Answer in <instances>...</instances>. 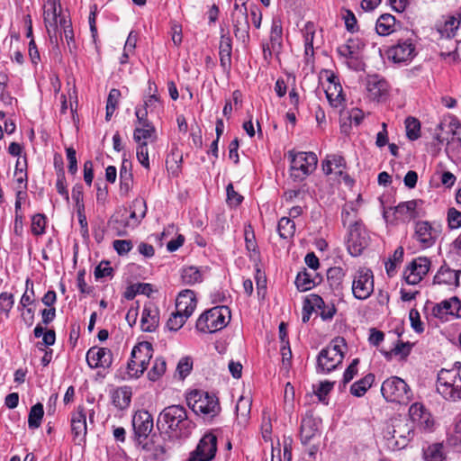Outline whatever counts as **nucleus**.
Returning a JSON list of instances; mask_svg holds the SVG:
<instances>
[{
  "label": "nucleus",
  "mask_w": 461,
  "mask_h": 461,
  "mask_svg": "<svg viewBox=\"0 0 461 461\" xmlns=\"http://www.w3.org/2000/svg\"><path fill=\"white\" fill-rule=\"evenodd\" d=\"M167 428L172 437L187 438L194 429L193 421L188 418L186 409L178 404L163 409L158 418V426Z\"/></svg>",
  "instance_id": "nucleus-1"
},
{
  "label": "nucleus",
  "mask_w": 461,
  "mask_h": 461,
  "mask_svg": "<svg viewBox=\"0 0 461 461\" xmlns=\"http://www.w3.org/2000/svg\"><path fill=\"white\" fill-rule=\"evenodd\" d=\"M347 343L344 338L336 337L317 357L316 371L318 374H329L335 370L343 361Z\"/></svg>",
  "instance_id": "nucleus-2"
},
{
  "label": "nucleus",
  "mask_w": 461,
  "mask_h": 461,
  "mask_svg": "<svg viewBox=\"0 0 461 461\" xmlns=\"http://www.w3.org/2000/svg\"><path fill=\"white\" fill-rule=\"evenodd\" d=\"M413 432V425L404 419H394L386 425L384 438L388 447L394 449L403 448L409 442Z\"/></svg>",
  "instance_id": "nucleus-3"
},
{
  "label": "nucleus",
  "mask_w": 461,
  "mask_h": 461,
  "mask_svg": "<svg viewBox=\"0 0 461 461\" xmlns=\"http://www.w3.org/2000/svg\"><path fill=\"white\" fill-rule=\"evenodd\" d=\"M230 320L229 307L216 306L200 315L196 321V329L203 333H213L226 327Z\"/></svg>",
  "instance_id": "nucleus-4"
},
{
  "label": "nucleus",
  "mask_w": 461,
  "mask_h": 461,
  "mask_svg": "<svg viewBox=\"0 0 461 461\" xmlns=\"http://www.w3.org/2000/svg\"><path fill=\"white\" fill-rule=\"evenodd\" d=\"M290 159V176L294 181H303L311 175L317 167L318 158L313 152H288Z\"/></svg>",
  "instance_id": "nucleus-5"
},
{
  "label": "nucleus",
  "mask_w": 461,
  "mask_h": 461,
  "mask_svg": "<svg viewBox=\"0 0 461 461\" xmlns=\"http://www.w3.org/2000/svg\"><path fill=\"white\" fill-rule=\"evenodd\" d=\"M437 392L448 402L461 401V376L456 370L441 369L436 383Z\"/></svg>",
  "instance_id": "nucleus-6"
},
{
  "label": "nucleus",
  "mask_w": 461,
  "mask_h": 461,
  "mask_svg": "<svg viewBox=\"0 0 461 461\" xmlns=\"http://www.w3.org/2000/svg\"><path fill=\"white\" fill-rule=\"evenodd\" d=\"M186 402L195 414L204 417L212 418L221 411L218 398L204 391L195 390L189 393Z\"/></svg>",
  "instance_id": "nucleus-7"
},
{
  "label": "nucleus",
  "mask_w": 461,
  "mask_h": 461,
  "mask_svg": "<svg viewBox=\"0 0 461 461\" xmlns=\"http://www.w3.org/2000/svg\"><path fill=\"white\" fill-rule=\"evenodd\" d=\"M153 355L152 344L142 341L135 345L127 365V373L131 378H139L147 369Z\"/></svg>",
  "instance_id": "nucleus-8"
},
{
  "label": "nucleus",
  "mask_w": 461,
  "mask_h": 461,
  "mask_svg": "<svg viewBox=\"0 0 461 461\" xmlns=\"http://www.w3.org/2000/svg\"><path fill=\"white\" fill-rule=\"evenodd\" d=\"M381 393L387 402L407 404L412 399V392L406 382L398 377L391 376L384 381Z\"/></svg>",
  "instance_id": "nucleus-9"
},
{
  "label": "nucleus",
  "mask_w": 461,
  "mask_h": 461,
  "mask_svg": "<svg viewBox=\"0 0 461 461\" xmlns=\"http://www.w3.org/2000/svg\"><path fill=\"white\" fill-rule=\"evenodd\" d=\"M132 426L135 439L138 445L145 451L151 450V444L148 440L153 429V418L147 411H138L132 418Z\"/></svg>",
  "instance_id": "nucleus-10"
},
{
  "label": "nucleus",
  "mask_w": 461,
  "mask_h": 461,
  "mask_svg": "<svg viewBox=\"0 0 461 461\" xmlns=\"http://www.w3.org/2000/svg\"><path fill=\"white\" fill-rule=\"evenodd\" d=\"M374 292V275L372 270L360 267L352 280V293L356 299L366 300Z\"/></svg>",
  "instance_id": "nucleus-11"
},
{
  "label": "nucleus",
  "mask_w": 461,
  "mask_h": 461,
  "mask_svg": "<svg viewBox=\"0 0 461 461\" xmlns=\"http://www.w3.org/2000/svg\"><path fill=\"white\" fill-rule=\"evenodd\" d=\"M370 236L364 224L354 225L348 230L347 249L353 257H357L368 246Z\"/></svg>",
  "instance_id": "nucleus-12"
},
{
  "label": "nucleus",
  "mask_w": 461,
  "mask_h": 461,
  "mask_svg": "<svg viewBox=\"0 0 461 461\" xmlns=\"http://www.w3.org/2000/svg\"><path fill=\"white\" fill-rule=\"evenodd\" d=\"M217 451V437L213 433H206L199 441L188 461H211Z\"/></svg>",
  "instance_id": "nucleus-13"
},
{
  "label": "nucleus",
  "mask_w": 461,
  "mask_h": 461,
  "mask_svg": "<svg viewBox=\"0 0 461 461\" xmlns=\"http://www.w3.org/2000/svg\"><path fill=\"white\" fill-rule=\"evenodd\" d=\"M232 23L234 27L235 37L246 42L249 39V13L245 4L239 5L235 4L234 10L231 14Z\"/></svg>",
  "instance_id": "nucleus-14"
},
{
  "label": "nucleus",
  "mask_w": 461,
  "mask_h": 461,
  "mask_svg": "<svg viewBox=\"0 0 461 461\" xmlns=\"http://www.w3.org/2000/svg\"><path fill=\"white\" fill-rule=\"evenodd\" d=\"M386 53L388 59L393 62L406 65L416 56V48L411 40L399 41Z\"/></svg>",
  "instance_id": "nucleus-15"
},
{
  "label": "nucleus",
  "mask_w": 461,
  "mask_h": 461,
  "mask_svg": "<svg viewBox=\"0 0 461 461\" xmlns=\"http://www.w3.org/2000/svg\"><path fill=\"white\" fill-rule=\"evenodd\" d=\"M432 315L441 321L461 318V301L456 296L444 300L433 306Z\"/></svg>",
  "instance_id": "nucleus-16"
},
{
  "label": "nucleus",
  "mask_w": 461,
  "mask_h": 461,
  "mask_svg": "<svg viewBox=\"0 0 461 461\" xmlns=\"http://www.w3.org/2000/svg\"><path fill=\"white\" fill-rule=\"evenodd\" d=\"M423 205L424 202L420 199L402 202L394 207V213L402 221H410L426 215Z\"/></svg>",
  "instance_id": "nucleus-17"
},
{
  "label": "nucleus",
  "mask_w": 461,
  "mask_h": 461,
  "mask_svg": "<svg viewBox=\"0 0 461 461\" xmlns=\"http://www.w3.org/2000/svg\"><path fill=\"white\" fill-rule=\"evenodd\" d=\"M430 261L428 258L419 257L413 259L406 267L403 276L408 285H417L428 274Z\"/></svg>",
  "instance_id": "nucleus-18"
},
{
  "label": "nucleus",
  "mask_w": 461,
  "mask_h": 461,
  "mask_svg": "<svg viewBox=\"0 0 461 461\" xmlns=\"http://www.w3.org/2000/svg\"><path fill=\"white\" fill-rule=\"evenodd\" d=\"M438 236V230L428 221L415 222L413 238L423 249L432 247Z\"/></svg>",
  "instance_id": "nucleus-19"
},
{
  "label": "nucleus",
  "mask_w": 461,
  "mask_h": 461,
  "mask_svg": "<svg viewBox=\"0 0 461 461\" xmlns=\"http://www.w3.org/2000/svg\"><path fill=\"white\" fill-rule=\"evenodd\" d=\"M140 127H136L133 132V140L140 145L143 141L157 140L155 127L147 120V112L142 113L141 109L137 108L135 112Z\"/></svg>",
  "instance_id": "nucleus-20"
},
{
  "label": "nucleus",
  "mask_w": 461,
  "mask_h": 461,
  "mask_svg": "<svg viewBox=\"0 0 461 461\" xmlns=\"http://www.w3.org/2000/svg\"><path fill=\"white\" fill-rule=\"evenodd\" d=\"M86 359L90 368H109L113 364V353L109 348L92 347L86 352Z\"/></svg>",
  "instance_id": "nucleus-21"
},
{
  "label": "nucleus",
  "mask_w": 461,
  "mask_h": 461,
  "mask_svg": "<svg viewBox=\"0 0 461 461\" xmlns=\"http://www.w3.org/2000/svg\"><path fill=\"white\" fill-rule=\"evenodd\" d=\"M58 7H60L59 0H48L44 5L43 19L47 32L52 41L57 36L60 14H58Z\"/></svg>",
  "instance_id": "nucleus-22"
},
{
  "label": "nucleus",
  "mask_w": 461,
  "mask_h": 461,
  "mask_svg": "<svg viewBox=\"0 0 461 461\" xmlns=\"http://www.w3.org/2000/svg\"><path fill=\"white\" fill-rule=\"evenodd\" d=\"M409 416L411 420L410 423L415 424L420 429L429 430L434 425L430 412L420 402H414L410 406Z\"/></svg>",
  "instance_id": "nucleus-23"
},
{
  "label": "nucleus",
  "mask_w": 461,
  "mask_h": 461,
  "mask_svg": "<svg viewBox=\"0 0 461 461\" xmlns=\"http://www.w3.org/2000/svg\"><path fill=\"white\" fill-rule=\"evenodd\" d=\"M325 73L329 81V85L325 89V94L330 104L334 108L343 107L345 98L341 85L333 73L328 70H326Z\"/></svg>",
  "instance_id": "nucleus-24"
},
{
  "label": "nucleus",
  "mask_w": 461,
  "mask_h": 461,
  "mask_svg": "<svg viewBox=\"0 0 461 461\" xmlns=\"http://www.w3.org/2000/svg\"><path fill=\"white\" fill-rule=\"evenodd\" d=\"M321 420L313 417L312 413H306L302 419L300 438L303 444H308L315 438H319Z\"/></svg>",
  "instance_id": "nucleus-25"
},
{
  "label": "nucleus",
  "mask_w": 461,
  "mask_h": 461,
  "mask_svg": "<svg viewBox=\"0 0 461 461\" xmlns=\"http://www.w3.org/2000/svg\"><path fill=\"white\" fill-rule=\"evenodd\" d=\"M71 431L74 435V440L77 444L85 441L86 436V414L84 407L78 406L77 411L72 413L71 417Z\"/></svg>",
  "instance_id": "nucleus-26"
},
{
  "label": "nucleus",
  "mask_w": 461,
  "mask_h": 461,
  "mask_svg": "<svg viewBox=\"0 0 461 461\" xmlns=\"http://www.w3.org/2000/svg\"><path fill=\"white\" fill-rule=\"evenodd\" d=\"M461 24V14H448L436 23L437 32L442 38H452Z\"/></svg>",
  "instance_id": "nucleus-27"
},
{
  "label": "nucleus",
  "mask_w": 461,
  "mask_h": 461,
  "mask_svg": "<svg viewBox=\"0 0 461 461\" xmlns=\"http://www.w3.org/2000/svg\"><path fill=\"white\" fill-rule=\"evenodd\" d=\"M159 323V310L158 306L149 302L144 305L140 320V328L145 332H153Z\"/></svg>",
  "instance_id": "nucleus-28"
},
{
  "label": "nucleus",
  "mask_w": 461,
  "mask_h": 461,
  "mask_svg": "<svg viewBox=\"0 0 461 461\" xmlns=\"http://www.w3.org/2000/svg\"><path fill=\"white\" fill-rule=\"evenodd\" d=\"M196 307V298L194 291L185 289L180 292L176 300V310L185 316H191Z\"/></svg>",
  "instance_id": "nucleus-29"
},
{
  "label": "nucleus",
  "mask_w": 461,
  "mask_h": 461,
  "mask_svg": "<svg viewBox=\"0 0 461 461\" xmlns=\"http://www.w3.org/2000/svg\"><path fill=\"white\" fill-rule=\"evenodd\" d=\"M363 47L364 44L358 39H348L346 43L338 48V53L344 59L357 60Z\"/></svg>",
  "instance_id": "nucleus-30"
},
{
  "label": "nucleus",
  "mask_w": 461,
  "mask_h": 461,
  "mask_svg": "<svg viewBox=\"0 0 461 461\" xmlns=\"http://www.w3.org/2000/svg\"><path fill=\"white\" fill-rule=\"evenodd\" d=\"M137 206H140V208H144L141 212H140V215L138 217L137 216V213L135 211H132L130 214V220L131 221H133L132 223H131L130 221H127L126 220V217H124L123 215L121 216V219H113L111 223L113 225V228L115 230H117V235L118 236H123L125 235V231L124 230H119V226H116L117 224L121 223L123 227H127V226H130V225H132V226H136L137 224H139L140 219H142L144 216H145V212H146V206H145V203H142V202H140V201H135L134 202V207L136 208Z\"/></svg>",
  "instance_id": "nucleus-31"
},
{
  "label": "nucleus",
  "mask_w": 461,
  "mask_h": 461,
  "mask_svg": "<svg viewBox=\"0 0 461 461\" xmlns=\"http://www.w3.org/2000/svg\"><path fill=\"white\" fill-rule=\"evenodd\" d=\"M357 204L354 202H349L344 204L341 211V221L348 230L354 225L363 224L362 221L357 217Z\"/></svg>",
  "instance_id": "nucleus-32"
},
{
  "label": "nucleus",
  "mask_w": 461,
  "mask_h": 461,
  "mask_svg": "<svg viewBox=\"0 0 461 461\" xmlns=\"http://www.w3.org/2000/svg\"><path fill=\"white\" fill-rule=\"evenodd\" d=\"M131 396L132 391L130 386H121L112 393L111 397L112 402L116 408L124 410L130 406Z\"/></svg>",
  "instance_id": "nucleus-33"
},
{
  "label": "nucleus",
  "mask_w": 461,
  "mask_h": 461,
  "mask_svg": "<svg viewBox=\"0 0 461 461\" xmlns=\"http://www.w3.org/2000/svg\"><path fill=\"white\" fill-rule=\"evenodd\" d=\"M345 167L346 162L344 158L337 154L327 156L325 160L322 162V170L325 175H330L333 172L342 175Z\"/></svg>",
  "instance_id": "nucleus-34"
},
{
  "label": "nucleus",
  "mask_w": 461,
  "mask_h": 461,
  "mask_svg": "<svg viewBox=\"0 0 461 461\" xmlns=\"http://www.w3.org/2000/svg\"><path fill=\"white\" fill-rule=\"evenodd\" d=\"M459 273L447 266H442L434 276V284L458 285Z\"/></svg>",
  "instance_id": "nucleus-35"
},
{
  "label": "nucleus",
  "mask_w": 461,
  "mask_h": 461,
  "mask_svg": "<svg viewBox=\"0 0 461 461\" xmlns=\"http://www.w3.org/2000/svg\"><path fill=\"white\" fill-rule=\"evenodd\" d=\"M231 51H232V43L230 36L227 34H221L220 46H219V55H220V62L223 68L230 67L231 62Z\"/></svg>",
  "instance_id": "nucleus-36"
},
{
  "label": "nucleus",
  "mask_w": 461,
  "mask_h": 461,
  "mask_svg": "<svg viewBox=\"0 0 461 461\" xmlns=\"http://www.w3.org/2000/svg\"><path fill=\"white\" fill-rule=\"evenodd\" d=\"M366 90L372 99L379 100L386 95L387 84L384 80H381L377 77H372L367 81Z\"/></svg>",
  "instance_id": "nucleus-37"
},
{
  "label": "nucleus",
  "mask_w": 461,
  "mask_h": 461,
  "mask_svg": "<svg viewBox=\"0 0 461 461\" xmlns=\"http://www.w3.org/2000/svg\"><path fill=\"white\" fill-rule=\"evenodd\" d=\"M395 18L390 14H384L376 21L375 30L381 36H387L395 31Z\"/></svg>",
  "instance_id": "nucleus-38"
},
{
  "label": "nucleus",
  "mask_w": 461,
  "mask_h": 461,
  "mask_svg": "<svg viewBox=\"0 0 461 461\" xmlns=\"http://www.w3.org/2000/svg\"><path fill=\"white\" fill-rule=\"evenodd\" d=\"M182 161V153L178 150L176 147L173 148L166 160L167 169L173 176H179L181 172Z\"/></svg>",
  "instance_id": "nucleus-39"
},
{
  "label": "nucleus",
  "mask_w": 461,
  "mask_h": 461,
  "mask_svg": "<svg viewBox=\"0 0 461 461\" xmlns=\"http://www.w3.org/2000/svg\"><path fill=\"white\" fill-rule=\"evenodd\" d=\"M269 39L272 50H280L283 41V27L280 18H273Z\"/></svg>",
  "instance_id": "nucleus-40"
},
{
  "label": "nucleus",
  "mask_w": 461,
  "mask_h": 461,
  "mask_svg": "<svg viewBox=\"0 0 461 461\" xmlns=\"http://www.w3.org/2000/svg\"><path fill=\"white\" fill-rule=\"evenodd\" d=\"M252 401L249 396L241 395L236 404V414L240 424H245L250 414Z\"/></svg>",
  "instance_id": "nucleus-41"
},
{
  "label": "nucleus",
  "mask_w": 461,
  "mask_h": 461,
  "mask_svg": "<svg viewBox=\"0 0 461 461\" xmlns=\"http://www.w3.org/2000/svg\"><path fill=\"white\" fill-rule=\"evenodd\" d=\"M375 382V375L371 373L365 375L360 380L355 382L350 386V393L356 397L363 396Z\"/></svg>",
  "instance_id": "nucleus-42"
},
{
  "label": "nucleus",
  "mask_w": 461,
  "mask_h": 461,
  "mask_svg": "<svg viewBox=\"0 0 461 461\" xmlns=\"http://www.w3.org/2000/svg\"><path fill=\"white\" fill-rule=\"evenodd\" d=\"M181 279L185 285H193L203 281V274L196 267H185L181 270Z\"/></svg>",
  "instance_id": "nucleus-43"
},
{
  "label": "nucleus",
  "mask_w": 461,
  "mask_h": 461,
  "mask_svg": "<svg viewBox=\"0 0 461 461\" xmlns=\"http://www.w3.org/2000/svg\"><path fill=\"white\" fill-rule=\"evenodd\" d=\"M345 276L344 270L339 267H330L327 271V279L333 290H340Z\"/></svg>",
  "instance_id": "nucleus-44"
},
{
  "label": "nucleus",
  "mask_w": 461,
  "mask_h": 461,
  "mask_svg": "<svg viewBox=\"0 0 461 461\" xmlns=\"http://www.w3.org/2000/svg\"><path fill=\"white\" fill-rule=\"evenodd\" d=\"M317 276H313L312 273L306 270L297 274L295 278V285L300 291H308L314 287L318 281Z\"/></svg>",
  "instance_id": "nucleus-45"
},
{
  "label": "nucleus",
  "mask_w": 461,
  "mask_h": 461,
  "mask_svg": "<svg viewBox=\"0 0 461 461\" xmlns=\"http://www.w3.org/2000/svg\"><path fill=\"white\" fill-rule=\"evenodd\" d=\"M277 232L284 240L291 239L295 232L294 221L290 217H282L277 224Z\"/></svg>",
  "instance_id": "nucleus-46"
},
{
  "label": "nucleus",
  "mask_w": 461,
  "mask_h": 461,
  "mask_svg": "<svg viewBox=\"0 0 461 461\" xmlns=\"http://www.w3.org/2000/svg\"><path fill=\"white\" fill-rule=\"evenodd\" d=\"M44 410L43 405L40 402L34 404L29 412L28 427L32 429H38L41 424Z\"/></svg>",
  "instance_id": "nucleus-47"
},
{
  "label": "nucleus",
  "mask_w": 461,
  "mask_h": 461,
  "mask_svg": "<svg viewBox=\"0 0 461 461\" xmlns=\"http://www.w3.org/2000/svg\"><path fill=\"white\" fill-rule=\"evenodd\" d=\"M425 461H445V454L443 452V445L437 443L429 446L423 453Z\"/></svg>",
  "instance_id": "nucleus-48"
},
{
  "label": "nucleus",
  "mask_w": 461,
  "mask_h": 461,
  "mask_svg": "<svg viewBox=\"0 0 461 461\" xmlns=\"http://www.w3.org/2000/svg\"><path fill=\"white\" fill-rule=\"evenodd\" d=\"M166 369L167 363L164 357H157L153 362L151 369L148 373V378L152 382L158 381L165 374Z\"/></svg>",
  "instance_id": "nucleus-49"
},
{
  "label": "nucleus",
  "mask_w": 461,
  "mask_h": 461,
  "mask_svg": "<svg viewBox=\"0 0 461 461\" xmlns=\"http://www.w3.org/2000/svg\"><path fill=\"white\" fill-rule=\"evenodd\" d=\"M59 26L63 30L64 38L67 41L69 51L72 53L76 49V43L74 41V32L71 26V22L66 18H60Z\"/></svg>",
  "instance_id": "nucleus-50"
},
{
  "label": "nucleus",
  "mask_w": 461,
  "mask_h": 461,
  "mask_svg": "<svg viewBox=\"0 0 461 461\" xmlns=\"http://www.w3.org/2000/svg\"><path fill=\"white\" fill-rule=\"evenodd\" d=\"M406 136L410 140H416L420 137V123L414 117L405 120Z\"/></svg>",
  "instance_id": "nucleus-51"
},
{
  "label": "nucleus",
  "mask_w": 461,
  "mask_h": 461,
  "mask_svg": "<svg viewBox=\"0 0 461 461\" xmlns=\"http://www.w3.org/2000/svg\"><path fill=\"white\" fill-rule=\"evenodd\" d=\"M304 38V47L306 55L313 54V39H314V25L312 23H307L303 29Z\"/></svg>",
  "instance_id": "nucleus-52"
},
{
  "label": "nucleus",
  "mask_w": 461,
  "mask_h": 461,
  "mask_svg": "<svg viewBox=\"0 0 461 461\" xmlns=\"http://www.w3.org/2000/svg\"><path fill=\"white\" fill-rule=\"evenodd\" d=\"M188 318V316L176 311V312H173L167 320V326L170 330L176 331L182 328Z\"/></svg>",
  "instance_id": "nucleus-53"
},
{
  "label": "nucleus",
  "mask_w": 461,
  "mask_h": 461,
  "mask_svg": "<svg viewBox=\"0 0 461 461\" xmlns=\"http://www.w3.org/2000/svg\"><path fill=\"white\" fill-rule=\"evenodd\" d=\"M46 217L44 214L37 213L32 219V232L36 235H41L45 231Z\"/></svg>",
  "instance_id": "nucleus-54"
},
{
  "label": "nucleus",
  "mask_w": 461,
  "mask_h": 461,
  "mask_svg": "<svg viewBox=\"0 0 461 461\" xmlns=\"http://www.w3.org/2000/svg\"><path fill=\"white\" fill-rule=\"evenodd\" d=\"M193 368V360L189 357H183L176 366V373L181 379L185 378Z\"/></svg>",
  "instance_id": "nucleus-55"
},
{
  "label": "nucleus",
  "mask_w": 461,
  "mask_h": 461,
  "mask_svg": "<svg viewBox=\"0 0 461 461\" xmlns=\"http://www.w3.org/2000/svg\"><path fill=\"white\" fill-rule=\"evenodd\" d=\"M307 308L310 311L313 310H321L322 308H326V304L323 299L318 294H310L309 297L305 301V305L303 306V311H306Z\"/></svg>",
  "instance_id": "nucleus-56"
},
{
  "label": "nucleus",
  "mask_w": 461,
  "mask_h": 461,
  "mask_svg": "<svg viewBox=\"0 0 461 461\" xmlns=\"http://www.w3.org/2000/svg\"><path fill=\"white\" fill-rule=\"evenodd\" d=\"M136 156L138 161L146 168L149 169V159L148 151V142L143 141L137 146Z\"/></svg>",
  "instance_id": "nucleus-57"
},
{
  "label": "nucleus",
  "mask_w": 461,
  "mask_h": 461,
  "mask_svg": "<svg viewBox=\"0 0 461 461\" xmlns=\"http://www.w3.org/2000/svg\"><path fill=\"white\" fill-rule=\"evenodd\" d=\"M56 188L58 193L62 195L65 200H69L68 191L66 185V177L63 167H60V173H58V178L56 182Z\"/></svg>",
  "instance_id": "nucleus-58"
},
{
  "label": "nucleus",
  "mask_w": 461,
  "mask_h": 461,
  "mask_svg": "<svg viewBox=\"0 0 461 461\" xmlns=\"http://www.w3.org/2000/svg\"><path fill=\"white\" fill-rule=\"evenodd\" d=\"M281 356H282V370L285 372H288L291 366L292 360V351L289 344H285L281 346Z\"/></svg>",
  "instance_id": "nucleus-59"
},
{
  "label": "nucleus",
  "mask_w": 461,
  "mask_h": 461,
  "mask_svg": "<svg viewBox=\"0 0 461 461\" xmlns=\"http://www.w3.org/2000/svg\"><path fill=\"white\" fill-rule=\"evenodd\" d=\"M114 250L120 255H126L132 249V243L129 240H116L113 243Z\"/></svg>",
  "instance_id": "nucleus-60"
},
{
  "label": "nucleus",
  "mask_w": 461,
  "mask_h": 461,
  "mask_svg": "<svg viewBox=\"0 0 461 461\" xmlns=\"http://www.w3.org/2000/svg\"><path fill=\"white\" fill-rule=\"evenodd\" d=\"M227 191V203L232 206H238L241 203L243 197L238 194L233 187L232 184H229L226 188Z\"/></svg>",
  "instance_id": "nucleus-61"
},
{
  "label": "nucleus",
  "mask_w": 461,
  "mask_h": 461,
  "mask_svg": "<svg viewBox=\"0 0 461 461\" xmlns=\"http://www.w3.org/2000/svg\"><path fill=\"white\" fill-rule=\"evenodd\" d=\"M447 221L451 229L461 227V212L455 208H450L447 212Z\"/></svg>",
  "instance_id": "nucleus-62"
},
{
  "label": "nucleus",
  "mask_w": 461,
  "mask_h": 461,
  "mask_svg": "<svg viewBox=\"0 0 461 461\" xmlns=\"http://www.w3.org/2000/svg\"><path fill=\"white\" fill-rule=\"evenodd\" d=\"M334 383L324 381L321 382L316 389H314L315 394L318 396L320 401H324L325 397L333 388Z\"/></svg>",
  "instance_id": "nucleus-63"
},
{
  "label": "nucleus",
  "mask_w": 461,
  "mask_h": 461,
  "mask_svg": "<svg viewBox=\"0 0 461 461\" xmlns=\"http://www.w3.org/2000/svg\"><path fill=\"white\" fill-rule=\"evenodd\" d=\"M113 271L108 261H102L95 269V276L96 279L111 276Z\"/></svg>",
  "instance_id": "nucleus-64"
}]
</instances>
